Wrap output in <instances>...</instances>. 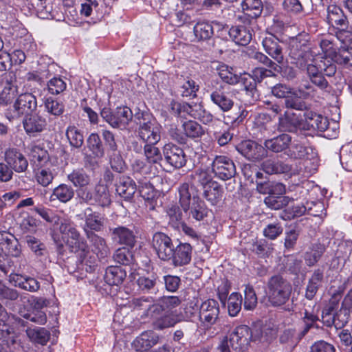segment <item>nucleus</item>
<instances>
[{"label": "nucleus", "mask_w": 352, "mask_h": 352, "mask_svg": "<svg viewBox=\"0 0 352 352\" xmlns=\"http://www.w3.org/2000/svg\"><path fill=\"white\" fill-rule=\"evenodd\" d=\"M177 191L179 206L189 218L200 221L208 216L210 210L199 197L194 185L188 182L182 183L179 186Z\"/></svg>", "instance_id": "1"}, {"label": "nucleus", "mask_w": 352, "mask_h": 352, "mask_svg": "<svg viewBox=\"0 0 352 352\" xmlns=\"http://www.w3.org/2000/svg\"><path fill=\"white\" fill-rule=\"evenodd\" d=\"M292 291L291 283L279 274L271 276L267 283L266 295L274 307L285 305L289 300Z\"/></svg>", "instance_id": "2"}, {"label": "nucleus", "mask_w": 352, "mask_h": 352, "mask_svg": "<svg viewBox=\"0 0 352 352\" xmlns=\"http://www.w3.org/2000/svg\"><path fill=\"white\" fill-rule=\"evenodd\" d=\"M16 96L13 104L4 113L5 117L10 122L19 120L23 116H28L37 108L36 96L32 93L25 92Z\"/></svg>", "instance_id": "3"}, {"label": "nucleus", "mask_w": 352, "mask_h": 352, "mask_svg": "<svg viewBox=\"0 0 352 352\" xmlns=\"http://www.w3.org/2000/svg\"><path fill=\"white\" fill-rule=\"evenodd\" d=\"M137 124L138 125V136L145 143L157 144L161 139L160 126L152 116L146 113L142 112L135 115Z\"/></svg>", "instance_id": "4"}, {"label": "nucleus", "mask_w": 352, "mask_h": 352, "mask_svg": "<svg viewBox=\"0 0 352 352\" xmlns=\"http://www.w3.org/2000/svg\"><path fill=\"white\" fill-rule=\"evenodd\" d=\"M286 157L290 160H313L317 157V152L306 139L304 133L291 136V143L286 150Z\"/></svg>", "instance_id": "5"}, {"label": "nucleus", "mask_w": 352, "mask_h": 352, "mask_svg": "<svg viewBox=\"0 0 352 352\" xmlns=\"http://www.w3.org/2000/svg\"><path fill=\"white\" fill-rule=\"evenodd\" d=\"M77 195L80 200L90 205L106 207L111 202L108 185L101 181L91 190L87 188L79 189Z\"/></svg>", "instance_id": "6"}, {"label": "nucleus", "mask_w": 352, "mask_h": 352, "mask_svg": "<svg viewBox=\"0 0 352 352\" xmlns=\"http://www.w3.org/2000/svg\"><path fill=\"white\" fill-rule=\"evenodd\" d=\"M156 144H148L144 146V154L146 157V163L141 160L135 161L133 166L139 167V170L144 174L155 175L158 173L157 164L162 160V155L160 149L155 146Z\"/></svg>", "instance_id": "7"}, {"label": "nucleus", "mask_w": 352, "mask_h": 352, "mask_svg": "<svg viewBox=\"0 0 352 352\" xmlns=\"http://www.w3.org/2000/svg\"><path fill=\"white\" fill-rule=\"evenodd\" d=\"M101 135L104 144L107 147V153L111 168L118 173L122 172L124 169V162L120 154L117 153L118 146L115 134L109 130L102 129L101 130Z\"/></svg>", "instance_id": "8"}, {"label": "nucleus", "mask_w": 352, "mask_h": 352, "mask_svg": "<svg viewBox=\"0 0 352 352\" xmlns=\"http://www.w3.org/2000/svg\"><path fill=\"white\" fill-rule=\"evenodd\" d=\"M60 232L67 236V245L71 248L72 252L83 251L87 248L85 240L80 236V232L67 219L60 221L59 226Z\"/></svg>", "instance_id": "9"}, {"label": "nucleus", "mask_w": 352, "mask_h": 352, "mask_svg": "<svg viewBox=\"0 0 352 352\" xmlns=\"http://www.w3.org/2000/svg\"><path fill=\"white\" fill-rule=\"evenodd\" d=\"M220 313L219 302L214 299L204 301L199 307V319L205 329H210L219 320Z\"/></svg>", "instance_id": "10"}, {"label": "nucleus", "mask_w": 352, "mask_h": 352, "mask_svg": "<svg viewBox=\"0 0 352 352\" xmlns=\"http://www.w3.org/2000/svg\"><path fill=\"white\" fill-rule=\"evenodd\" d=\"M335 63L344 65L346 67H352V48H341L338 52H336L332 60L325 59L322 65H320L321 70L327 76H333L336 72V65Z\"/></svg>", "instance_id": "11"}, {"label": "nucleus", "mask_w": 352, "mask_h": 352, "mask_svg": "<svg viewBox=\"0 0 352 352\" xmlns=\"http://www.w3.org/2000/svg\"><path fill=\"white\" fill-rule=\"evenodd\" d=\"M152 247L161 261L169 262L175 248L170 237L161 232H155L152 239Z\"/></svg>", "instance_id": "12"}, {"label": "nucleus", "mask_w": 352, "mask_h": 352, "mask_svg": "<svg viewBox=\"0 0 352 352\" xmlns=\"http://www.w3.org/2000/svg\"><path fill=\"white\" fill-rule=\"evenodd\" d=\"M285 193V186L281 183L272 185L269 188L268 195L264 199L265 204L272 210H280L287 206L291 199L283 196Z\"/></svg>", "instance_id": "13"}, {"label": "nucleus", "mask_w": 352, "mask_h": 352, "mask_svg": "<svg viewBox=\"0 0 352 352\" xmlns=\"http://www.w3.org/2000/svg\"><path fill=\"white\" fill-rule=\"evenodd\" d=\"M212 170L216 177L222 180H228L236 174L234 162L225 155H217L212 163Z\"/></svg>", "instance_id": "14"}, {"label": "nucleus", "mask_w": 352, "mask_h": 352, "mask_svg": "<svg viewBox=\"0 0 352 352\" xmlns=\"http://www.w3.org/2000/svg\"><path fill=\"white\" fill-rule=\"evenodd\" d=\"M236 150L246 159L252 162L260 161L267 155L265 146L251 140L241 142L236 146Z\"/></svg>", "instance_id": "15"}, {"label": "nucleus", "mask_w": 352, "mask_h": 352, "mask_svg": "<svg viewBox=\"0 0 352 352\" xmlns=\"http://www.w3.org/2000/svg\"><path fill=\"white\" fill-rule=\"evenodd\" d=\"M210 98L213 104L221 111H230L234 105V100L228 87L222 84H217L210 91Z\"/></svg>", "instance_id": "16"}, {"label": "nucleus", "mask_w": 352, "mask_h": 352, "mask_svg": "<svg viewBox=\"0 0 352 352\" xmlns=\"http://www.w3.org/2000/svg\"><path fill=\"white\" fill-rule=\"evenodd\" d=\"M150 318L152 320V325L155 329L163 330L175 326L180 322L176 312L168 313L163 310H155V307H151Z\"/></svg>", "instance_id": "17"}, {"label": "nucleus", "mask_w": 352, "mask_h": 352, "mask_svg": "<svg viewBox=\"0 0 352 352\" xmlns=\"http://www.w3.org/2000/svg\"><path fill=\"white\" fill-rule=\"evenodd\" d=\"M163 155L165 161L175 168L184 166L187 157L183 148L172 143L166 144L163 147Z\"/></svg>", "instance_id": "18"}, {"label": "nucleus", "mask_w": 352, "mask_h": 352, "mask_svg": "<svg viewBox=\"0 0 352 352\" xmlns=\"http://www.w3.org/2000/svg\"><path fill=\"white\" fill-rule=\"evenodd\" d=\"M279 129L283 131L298 133L308 129L307 124L295 113L286 111L279 118Z\"/></svg>", "instance_id": "19"}, {"label": "nucleus", "mask_w": 352, "mask_h": 352, "mask_svg": "<svg viewBox=\"0 0 352 352\" xmlns=\"http://www.w3.org/2000/svg\"><path fill=\"white\" fill-rule=\"evenodd\" d=\"M4 161L16 173H25L29 166L25 156L16 148H8L4 153Z\"/></svg>", "instance_id": "20"}, {"label": "nucleus", "mask_w": 352, "mask_h": 352, "mask_svg": "<svg viewBox=\"0 0 352 352\" xmlns=\"http://www.w3.org/2000/svg\"><path fill=\"white\" fill-rule=\"evenodd\" d=\"M192 256V247L188 243L179 242L174 248L169 262L175 267H183L190 264Z\"/></svg>", "instance_id": "21"}, {"label": "nucleus", "mask_w": 352, "mask_h": 352, "mask_svg": "<svg viewBox=\"0 0 352 352\" xmlns=\"http://www.w3.org/2000/svg\"><path fill=\"white\" fill-rule=\"evenodd\" d=\"M18 85L14 74H8L2 82L0 90V106L6 107L12 102L18 95Z\"/></svg>", "instance_id": "22"}, {"label": "nucleus", "mask_w": 352, "mask_h": 352, "mask_svg": "<svg viewBox=\"0 0 352 352\" xmlns=\"http://www.w3.org/2000/svg\"><path fill=\"white\" fill-rule=\"evenodd\" d=\"M347 319L346 309H341L336 313L334 308L331 306L322 311V320L327 327L334 326L336 329L342 328L347 322Z\"/></svg>", "instance_id": "23"}, {"label": "nucleus", "mask_w": 352, "mask_h": 352, "mask_svg": "<svg viewBox=\"0 0 352 352\" xmlns=\"http://www.w3.org/2000/svg\"><path fill=\"white\" fill-rule=\"evenodd\" d=\"M243 14L239 16L242 23L250 24L252 19L259 17L262 13L263 6L261 0H243L241 2Z\"/></svg>", "instance_id": "24"}, {"label": "nucleus", "mask_w": 352, "mask_h": 352, "mask_svg": "<svg viewBox=\"0 0 352 352\" xmlns=\"http://www.w3.org/2000/svg\"><path fill=\"white\" fill-rule=\"evenodd\" d=\"M251 330L247 325H239L230 334V343L232 350L237 351L248 344L251 339Z\"/></svg>", "instance_id": "25"}, {"label": "nucleus", "mask_w": 352, "mask_h": 352, "mask_svg": "<svg viewBox=\"0 0 352 352\" xmlns=\"http://www.w3.org/2000/svg\"><path fill=\"white\" fill-rule=\"evenodd\" d=\"M110 230L113 241L128 248H133L135 245L136 236L133 230L126 226H118Z\"/></svg>", "instance_id": "26"}, {"label": "nucleus", "mask_w": 352, "mask_h": 352, "mask_svg": "<svg viewBox=\"0 0 352 352\" xmlns=\"http://www.w3.org/2000/svg\"><path fill=\"white\" fill-rule=\"evenodd\" d=\"M262 45L265 52L278 63L283 62V47L278 38L270 34L263 39Z\"/></svg>", "instance_id": "27"}, {"label": "nucleus", "mask_w": 352, "mask_h": 352, "mask_svg": "<svg viewBox=\"0 0 352 352\" xmlns=\"http://www.w3.org/2000/svg\"><path fill=\"white\" fill-rule=\"evenodd\" d=\"M83 230L91 243V250L96 254L98 258H106L110 254V250L105 239L93 232L87 230L85 228H83Z\"/></svg>", "instance_id": "28"}, {"label": "nucleus", "mask_w": 352, "mask_h": 352, "mask_svg": "<svg viewBox=\"0 0 352 352\" xmlns=\"http://www.w3.org/2000/svg\"><path fill=\"white\" fill-rule=\"evenodd\" d=\"M243 25H234L228 31L232 40L239 45H247L252 40V29L248 26V24L243 23Z\"/></svg>", "instance_id": "29"}, {"label": "nucleus", "mask_w": 352, "mask_h": 352, "mask_svg": "<svg viewBox=\"0 0 352 352\" xmlns=\"http://www.w3.org/2000/svg\"><path fill=\"white\" fill-rule=\"evenodd\" d=\"M291 143V135L287 133H282L276 137L267 139L264 142L266 150L273 153H282L286 156V150Z\"/></svg>", "instance_id": "30"}, {"label": "nucleus", "mask_w": 352, "mask_h": 352, "mask_svg": "<svg viewBox=\"0 0 352 352\" xmlns=\"http://www.w3.org/2000/svg\"><path fill=\"white\" fill-rule=\"evenodd\" d=\"M289 56L292 59V63L295 64L300 69H305L309 62L311 61L312 55L307 47H300L293 43L289 52Z\"/></svg>", "instance_id": "31"}, {"label": "nucleus", "mask_w": 352, "mask_h": 352, "mask_svg": "<svg viewBox=\"0 0 352 352\" xmlns=\"http://www.w3.org/2000/svg\"><path fill=\"white\" fill-rule=\"evenodd\" d=\"M25 116L26 118L23 120V124L27 134L34 135L45 128L46 120L42 116L36 113H30Z\"/></svg>", "instance_id": "32"}, {"label": "nucleus", "mask_w": 352, "mask_h": 352, "mask_svg": "<svg viewBox=\"0 0 352 352\" xmlns=\"http://www.w3.org/2000/svg\"><path fill=\"white\" fill-rule=\"evenodd\" d=\"M159 342V336L152 331L142 333L133 341V345L137 351H147Z\"/></svg>", "instance_id": "33"}, {"label": "nucleus", "mask_w": 352, "mask_h": 352, "mask_svg": "<svg viewBox=\"0 0 352 352\" xmlns=\"http://www.w3.org/2000/svg\"><path fill=\"white\" fill-rule=\"evenodd\" d=\"M304 117L305 118V123L307 124L308 127L305 131H309L312 128L320 131H323L327 129L329 124L327 118L312 111H306L304 113Z\"/></svg>", "instance_id": "34"}, {"label": "nucleus", "mask_w": 352, "mask_h": 352, "mask_svg": "<svg viewBox=\"0 0 352 352\" xmlns=\"http://www.w3.org/2000/svg\"><path fill=\"white\" fill-rule=\"evenodd\" d=\"M116 191L124 199L130 200L136 192L135 182L129 177H122L116 184Z\"/></svg>", "instance_id": "35"}, {"label": "nucleus", "mask_w": 352, "mask_h": 352, "mask_svg": "<svg viewBox=\"0 0 352 352\" xmlns=\"http://www.w3.org/2000/svg\"><path fill=\"white\" fill-rule=\"evenodd\" d=\"M87 211L90 213L85 212V227L89 231L100 232L102 230L104 224V218L98 212H92L91 209L88 208Z\"/></svg>", "instance_id": "36"}, {"label": "nucleus", "mask_w": 352, "mask_h": 352, "mask_svg": "<svg viewBox=\"0 0 352 352\" xmlns=\"http://www.w3.org/2000/svg\"><path fill=\"white\" fill-rule=\"evenodd\" d=\"M126 276V271L119 266H110L104 274L105 282L110 285H121Z\"/></svg>", "instance_id": "37"}, {"label": "nucleus", "mask_w": 352, "mask_h": 352, "mask_svg": "<svg viewBox=\"0 0 352 352\" xmlns=\"http://www.w3.org/2000/svg\"><path fill=\"white\" fill-rule=\"evenodd\" d=\"M327 20L329 24L335 25L340 28L346 27L347 19L342 10L336 6L330 5L327 7Z\"/></svg>", "instance_id": "38"}, {"label": "nucleus", "mask_w": 352, "mask_h": 352, "mask_svg": "<svg viewBox=\"0 0 352 352\" xmlns=\"http://www.w3.org/2000/svg\"><path fill=\"white\" fill-rule=\"evenodd\" d=\"M241 82L245 94L250 98L249 102L252 103L259 98V94L256 89V81L251 74H245L243 76H240L239 82Z\"/></svg>", "instance_id": "39"}, {"label": "nucleus", "mask_w": 352, "mask_h": 352, "mask_svg": "<svg viewBox=\"0 0 352 352\" xmlns=\"http://www.w3.org/2000/svg\"><path fill=\"white\" fill-rule=\"evenodd\" d=\"M56 175L55 168L52 166H49L47 164L38 168L35 173V179L38 184L47 187L52 184Z\"/></svg>", "instance_id": "40"}, {"label": "nucleus", "mask_w": 352, "mask_h": 352, "mask_svg": "<svg viewBox=\"0 0 352 352\" xmlns=\"http://www.w3.org/2000/svg\"><path fill=\"white\" fill-rule=\"evenodd\" d=\"M204 197L212 206H216L221 199L223 188L217 182L210 183L203 188Z\"/></svg>", "instance_id": "41"}, {"label": "nucleus", "mask_w": 352, "mask_h": 352, "mask_svg": "<svg viewBox=\"0 0 352 352\" xmlns=\"http://www.w3.org/2000/svg\"><path fill=\"white\" fill-rule=\"evenodd\" d=\"M74 195V189L65 184H61L56 187L50 195V201L58 200L62 203H67L70 201Z\"/></svg>", "instance_id": "42"}, {"label": "nucleus", "mask_w": 352, "mask_h": 352, "mask_svg": "<svg viewBox=\"0 0 352 352\" xmlns=\"http://www.w3.org/2000/svg\"><path fill=\"white\" fill-rule=\"evenodd\" d=\"M291 166L280 161L267 160L262 164V169L267 174L286 173L291 170Z\"/></svg>", "instance_id": "43"}, {"label": "nucleus", "mask_w": 352, "mask_h": 352, "mask_svg": "<svg viewBox=\"0 0 352 352\" xmlns=\"http://www.w3.org/2000/svg\"><path fill=\"white\" fill-rule=\"evenodd\" d=\"M67 179L75 187L80 189L87 188L91 181L89 175L82 168L74 170L67 175Z\"/></svg>", "instance_id": "44"}, {"label": "nucleus", "mask_w": 352, "mask_h": 352, "mask_svg": "<svg viewBox=\"0 0 352 352\" xmlns=\"http://www.w3.org/2000/svg\"><path fill=\"white\" fill-rule=\"evenodd\" d=\"M88 149L96 157H103L105 155L102 140L97 133H91L87 139Z\"/></svg>", "instance_id": "45"}, {"label": "nucleus", "mask_w": 352, "mask_h": 352, "mask_svg": "<svg viewBox=\"0 0 352 352\" xmlns=\"http://www.w3.org/2000/svg\"><path fill=\"white\" fill-rule=\"evenodd\" d=\"M26 334L32 342L45 345L50 340V333L42 327L28 328Z\"/></svg>", "instance_id": "46"}, {"label": "nucleus", "mask_w": 352, "mask_h": 352, "mask_svg": "<svg viewBox=\"0 0 352 352\" xmlns=\"http://www.w3.org/2000/svg\"><path fill=\"white\" fill-rule=\"evenodd\" d=\"M116 129L126 127L133 118V113L127 107H118L114 110Z\"/></svg>", "instance_id": "47"}, {"label": "nucleus", "mask_w": 352, "mask_h": 352, "mask_svg": "<svg viewBox=\"0 0 352 352\" xmlns=\"http://www.w3.org/2000/svg\"><path fill=\"white\" fill-rule=\"evenodd\" d=\"M325 252V247L321 243H314L311 245L310 251L305 254V261L307 266H314L321 258Z\"/></svg>", "instance_id": "48"}, {"label": "nucleus", "mask_w": 352, "mask_h": 352, "mask_svg": "<svg viewBox=\"0 0 352 352\" xmlns=\"http://www.w3.org/2000/svg\"><path fill=\"white\" fill-rule=\"evenodd\" d=\"M181 302L179 298L175 296H163L153 306L155 307L157 311L163 310L170 313V311L179 306Z\"/></svg>", "instance_id": "49"}, {"label": "nucleus", "mask_w": 352, "mask_h": 352, "mask_svg": "<svg viewBox=\"0 0 352 352\" xmlns=\"http://www.w3.org/2000/svg\"><path fill=\"white\" fill-rule=\"evenodd\" d=\"M66 136L71 146L80 148L84 143L82 131L74 125H69L66 129Z\"/></svg>", "instance_id": "50"}, {"label": "nucleus", "mask_w": 352, "mask_h": 352, "mask_svg": "<svg viewBox=\"0 0 352 352\" xmlns=\"http://www.w3.org/2000/svg\"><path fill=\"white\" fill-rule=\"evenodd\" d=\"M157 276L152 274L150 276H141L137 280L138 289L143 293H153L156 290Z\"/></svg>", "instance_id": "51"}, {"label": "nucleus", "mask_w": 352, "mask_h": 352, "mask_svg": "<svg viewBox=\"0 0 352 352\" xmlns=\"http://www.w3.org/2000/svg\"><path fill=\"white\" fill-rule=\"evenodd\" d=\"M182 128L186 137L191 139L200 138L205 134L202 126L195 121L189 120L184 122Z\"/></svg>", "instance_id": "52"}, {"label": "nucleus", "mask_w": 352, "mask_h": 352, "mask_svg": "<svg viewBox=\"0 0 352 352\" xmlns=\"http://www.w3.org/2000/svg\"><path fill=\"white\" fill-rule=\"evenodd\" d=\"M193 31L199 41L208 40L213 36L212 27L210 23L207 21L197 22L194 26Z\"/></svg>", "instance_id": "53"}, {"label": "nucleus", "mask_w": 352, "mask_h": 352, "mask_svg": "<svg viewBox=\"0 0 352 352\" xmlns=\"http://www.w3.org/2000/svg\"><path fill=\"white\" fill-rule=\"evenodd\" d=\"M30 156L34 163H37V166H45L50 164L49 161V155L47 151L38 145H32L30 148Z\"/></svg>", "instance_id": "54"}, {"label": "nucleus", "mask_w": 352, "mask_h": 352, "mask_svg": "<svg viewBox=\"0 0 352 352\" xmlns=\"http://www.w3.org/2000/svg\"><path fill=\"white\" fill-rule=\"evenodd\" d=\"M141 197L145 200L146 206L149 210H153L155 208L156 201L155 197L156 192L150 184H145L139 189Z\"/></svg>", "instance_id": "55"}, {"label": "nucleus", "mask_w": 352, "mask_h": 352, "mask_svg": "<svg viewBox=\"0 0 352 352\" xmlns=\"http://www.w3.org/2000/svg\"><path fill=\"white\" fill-rule=\"evenodd\" d=\"M12 280L15 282L16 285L30 292H35L40 288L39 283L33 278H24L16 274L12 278Z\"/></svg>", "instance_id": "56"}, {"label": "nucleus", "mask_w": 352, "mask_h": 352, "mask_svg": "<svg viewBox=\"0 0 352 352\" xmlns=\"http://www.w3.org/2000/svg\"><path fill=\"white\" fill-rule=\"evenodd\" d=\"M190 178L192 180V185L195 184H200L202 188H205L206 186H208L212 182H214L215 181L212 180V178L208 170L203 169H197L194 173L190 175ZM190 184V183H188ZM195 187V186H194Z\"/></svg>", "instance_id": "57"}, {"label": "nucleus", "mask_w": 352, "mask_h": 352, "mask_svg": "<svg viewBox=\"0 0 352 352\" xmlns=\"http://www.w3.org/2000/svg\"><path fill=\"white\" fill-rule=\"evenodd\" d=\"M219 76L222 80L229 85H236L240 80V76L233 73V69L228 65H221L219 69Z\"/></svg>", "instance_id": "58"}, {"label": "nucleus", "mask_w": 352, "mask_h": 352, "mask_svg": "<svg viewBox=\"0 0 352 352\" xmlns=\"http://www.w3.org/2000/svg\"><path fill=\"white\" fill-rule=\"evenodd\" d=\"M242 296L239 293L233 292L228 298V310L230 316H236L241 309Z\"/></svg>", "instance_id": "59"}, {"label": "nucleus", "mask_w": 352, "mask_h": 352, "mask_svg": "<svg viewBox=\"0 0 352 352\" xmlns=\"http://www.w3.org/2000/svg\"><path fill=\"white\" fill-rule=\"evenodd\" d=\"M25 242L27 243L28 246L31 249V250L34 253L36 256H41L46 254L47 250L45 245L41 243L36 237L32 235H26Z\"/></svg>", "instance_id": "60"}, {"label": "nucleus", "mask_w": 352, "mask_h": 352, "mask_svg": "<svg viewBox=\"0 0 352 352\" xmlns=\"http://www.w3.org/2000/svg\"><path fill=\"white\" fill-rule=\"evenodd\" d=\"M244 308L246 310L254 309L257 305V296L253 287L249 284L244 289Z\"/></svg>", "instance_id": "61"}, {"label": "nucleus", "mask_w": 352, "mask_h": 352, "mask_svg": "<svg viewBox=\"0 0 352 352\" xmlns=\"http://www.w3.org/2000/svg\"><path fill=\"white\" fill-rule=\"evenodd\" d=\"M285 104L287 108L298 111L307 110L306 103L300 100L294 91L289 94L285 100Z\"/></svg>", "instance_id": "62"}, {"label": "nucleus", "mask_w": 352, "mask_h": 352, "mask_svg": "<svg viewBox=\"0 0 352 352\" xmlns=\"http://www.w3.org/2000/svg\"><path fill=\"white\" fill-rule=\"evenodd\" d=\"M45 108L49 113L55 116H60L65 110L63 103L52 97L47 98L45 100Z\"/></svg>", "instance_id": "63"}, {"label": "nucleus", "mask_w": 352, "mask_h": 352, "mask_svg": "<svg viewBox=\"0 0 352 352\" xmlns=\"http://www.w3.org/2000/svg\"><path fill=\"white\" fill-rule=\"evenodd\" d=\"M153 298L152 297H141L134 298L132 300V306L134 309L146 311V316L151 314V307H153Z\"/></svg>", "instance_id": "64"}]
</instances>
